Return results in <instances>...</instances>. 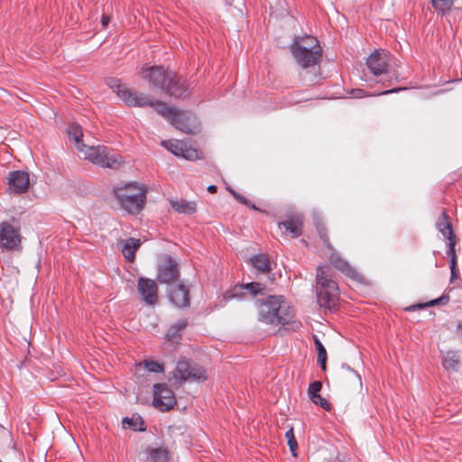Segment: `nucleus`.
Here are the masks:
<instances>
[{"instance_id": "obj_1", "label": "nucleus", "mask_w": 462, "mask_h": 462, "mask_svg": "<svg viewBox=\"0 0 462 462\" xmlns=\"http://www.w3.org/2000/svg\"><path fill=\"white\" fill-rule=\"evenodd\" d=\"M258 319L268 325L285 326L292 324L297 328L300 324L293 321L294 310L287 300L282 295H270L255 300Z\"/></svg>"}, {"instance_id": "obj_2", "label": "nucleus", "mask_w": 462, "mask_h": 462, "mask_svg": "<svg viewBox=\"0 0 462 462\" xmlns=\"http://www.w3.org/2000/svg\"><path fill=\"white\" fill-rule=\"evenodd\" d=\"M142 75L151 86L162 89L165 93L178 98L188 96L189 87L185 80H180L176 74L162 66H152L142 70Z\"/></svg>"}, {"instance_id": "obj_3", "label": "nucleus", "mask_w": 462, "mask_h": 462, "mask_svg": "<svg viewBox=\"0 0 462 462\" xmlns=\"http://www.w3.org/2000/svg\"><path fill=\"white\" fill-rule=\"evenodd\" d=\"M108 87L129 106H152L162 116L171 119L177 108L168 106L165 103L152 100L147 95L133 91L120 83L117 79H108Z\"/></svg>"}, {"instance_id": "obj_4", "label": "nucleus", "mask_w": 462, "mask_h": 462, "mask_svg": "<svg viewBox=\"0 0 462 462\" xmlns=\"http://www.w3.org/2000/svg\"><path fill=\"white\" fill-rule=\"evenodd\" d=\"M147 189L135 182L114 188V194L120 206L129 214H138L146 201Z\"/></svg>"}, {"instance_id": "obj_5", "label": "nucleus", "mask_w": 462, "mask_h": 462, "mask_svg": "<svg viewBox=\"0 0 462 462\" xmlns=\"http://www.w3.org/2000/svg\"><path fill=\"white\" fill-rule=\"evenodd\" d=\"M291 51L297 63L302 68L315 65L322 53L318 40L310 35L295 41Z\"/></svg>"}, {"instance_id": "obj_6", "label": "nucleus", "mask_w": 462, "mask_h": 462, "mask_svg": "<svg viewBox=\"0 0 462 462\" xmlns=\"http://www.w3.org/2000/svg\"><path fill=\"white\" fill-rule=\"evenodd\" d=\"M78 149L86 160L103 168L117 170L125 162L120 154L109 152L108 149L104 145L88 146L80 144L78 146Z\"/></svg>"}, {"instance_id": "obj_7", "label": "nucleus", "mask_w": 462, "mask_h": 462, "mask_svg": "<svg viewBox=\"0 0 462 462\" xmlns=\"http://www.w3.org/2000/svg\"><path fill=\"white\" fill-rule=\"evenodd\" d=\"M317 299L321 307L331 309L336 306L338 287L335 281L328 277L324 267L317 268Z\"/></svg>"}, {"instance_id": "obj_8", "label": "nucleus", "mask_w": 462, "mask_h": 462, "mask_svg": "<svg viewBox=\"0 0 462 462\" xmlns=\"http://www.w3.org/2000/svg\"><path fill=\"white\" fill-rule=\"evenodd\" d=\"M172 376L180 384L186 381L204 382L207 380L206 370L199 365H191L187 360H180L177 363Z\"/></svg>"}, {"instance_id": "obj_9", "label": "nucleus", "mask_w": 462, "mask_h": 462, "mask_svg": "<svg viewBox=\"0 0 462 462\" xmlns=\"http://www.w3.org/2000/svg\"><path fill=\"white\" fill-rule=\"evenodd\" d=\"M22 237L18 227L8 222L0 223V246L8 251H20Z\"/></svg>"}, {"instance_id": "obj_10", "label": "nucleus", "mask_w": 462, "mask_h": 462, "mask_svg": "<svg viewBox=\"0 0 462 462\" xmlns=\"http://www.w3.org/2000/svg\"><path fill=\"white\" fill-rule=\"evenodd\" d=\"M153 406L162 411H170L176 404L175 395L165 383L153 385Z\"/></svg>"}, {"instance_id": "obj_11", "label": "nucleus", "mask_w": 462, "mask_h": 462, "mask_svg": "<svg viewBox=\"0 0 462 462\" xmlns=\"http://www.w3.org/2000/svg\"><path fill=\"white\" fill-rule=\"evenodd\" d=\"M179 276L180 273L176 261L171 256L164 257L158 267V281L161 283L172 285L173 282L179 280Z\"/></svg>"}, {"instance_id": "obj_12", "label": "nucleus", "mask_w": 462, "mask_h": 462, "mask_svg": "<svg viewBox=\"0 0 462 462\" xmlns=\"http://www.w3.org/2000/svg\"><path fill=\"white\" fill-rule=\"evenodd\" d=\"M169 121L175 128L183 133L193 134L199 131L196 119L189 112L176 109Z\"/></svg>"}, {"instance_id": "obj_13", "label": "nucleus", "mask_w": 462, "mask_h": 462, "mask_svg": "<svg viewBox=\"0 0 462 462\" xmlns=\"http://www.w3.org/2000/svg\"><path fill=\"white\" fill-rule=\"evenodd\" d=\"M162 145L176 156L182 157L189 161H195L199 158V152L184 141L170 140L162 141Z\"/></svg>"}, {"instance_id": "obj_14", "label": "nucleus", "mask_w": 462, "mask_h": 462, "mask_svg": "<svg viewBox=\"0 0 462 462\" xmlns=\"http://www.w3.org/2000/svg\"><path fill=\"white\" fill-rule=\"evenodd\" d=\"M320 237L322 238L324 244L327 245L329 251V255L325 256L328 258L330 263L346 275L351 278H355L357 275V273L349 265L346 260L341 258L340 255L332 250L330 245L328 244L327 236L320 233Z\"/></svg>"}, {"instance_id": "obj_15", "label": "nucleus", "mask_w": 462, "mask_h": 462, "mask_svg": "<svg viewBox=\"0 0 462 462\" xmlns=\"http://www.w3.org/2000/svg\"><path fill=\"white\" fill-rule=\"evenodd\" d=\"M138 291L146 304L154 305L157 302L158 286L155 281L148 278H139Z\"/></svg>"}, {"instance_id": "obj_16", "label": "nucleus", "mask_w": 462, "mask_h": 462, "mask_svg": "<svg viewBox=\"0 0 462 462\" xmlns=\"http://www.w3.org/2000/svg\"><path fill=\"white\" fill-rule=\"evenodd\" d=\"M9 189L14 194H23L27 191L30 184L29 174L23 171H14L8 176Z\"/></svg>"}, {"instance_id": "obj_17", "label": "nucleus", "mask_w": 462, "mask_h": 462, "mask_svg": "<svg viewBox=\"0 0 462 462\" xmlns=\"http://www.w3.org/2000/svg\"><path fill=\"white\" fill-rule=\"evenodd\" d=\"M389 59L385 52L374 51L366 60V66L374 76H380L387 72Z\"/></svg>"}, {"instance_id": "obj_18", "label": "nucleus", "mask_w": 462, "mask_h": 462, "mask_svg": "<svg viewBox=\"0 0 462 462\" xmlns=\"http://www.w3.org/2000/svg\"><path fill=\"white\" fill-rule=\"evenodd\" d=\"M168 296L172 304L178 308L188 307L189 305V290L183 283L171 286L168 291Z\"/></svg>"}, {"instance_id": "obj_19", "label": "nucleus", "mask_w": 462, "mask_h": 462, "mask_svg": "<svg viewBox=\"0 0 462 462\" xmlns=\"http://www.w3.org/2000/svg\"><path fill=\"white\" fill-rule=\"evenodd\" d=\"M250 263L257 271V273L262 274H266L273 269V261L271 260L270 256L265 254H258L252 256Z\"/></svg>"}, {"instance_id": "obj_20", "label": "nucleus", "mask_w": 462, "mask_h": 462, "mask_svg": "<svg viewBox=\"0 0 462 462\" xmlns=\"http://www.w3.org/2000/svg\"><path fill=\"white\" fill-rule=\"evenodd\" d=\"M279 227H284L286 232L291 233L292 237H298L302 233V220L300 216H291L287 220L279 223Z\"/></svg>"}, {"instance_id": "obj_21", "label": "nucleus", "mask_w": 462, "mask_h": 462, "mask_svg": "<svg viewBox=\"0 0 462 462\" xmlns=\"http://www.w3.org/2000/svg\"><path fill=\"white\" fill-rule=\"evenodd\" d=\"M436 227L447 239L456 237L453 232L452 224L446 211H443L438 218Z\"/></svg>"}, {"instance_id": "obj_22", "label": "nucleus", "mask_w": 462, "mask_h": 462, "mask_svg": "<svg viewBox=\"0 0 462 462\" xmlns=\"http://www.w3.org/2000/svg\"><path fill=\"white\" fill-rule=\"evenodd\" d=\"M146 453L150 462H169V451L164 448L148 447Z\"/></svg>"}, {"instance_id": "obj_23", "label": "nucleus", "mask_w": 462, "mask_h": 462, "mask_svg": "<svg viewBox=\"0 0 462 462\" xmlns=\"http://www.w3.org/2000/svg\"><path fill=\"white\" fill-rule=\"evenodd\" d=\"M139 246V239L129 238L123 242L121 251L125 259H127L129 262H133L134 259L135 251Z\"/></svg>"}, {"instance_id": "obj_24", "label": "nucleus", "mask_w": 462, "mask_h": 462, "mask_svg": "<svg viewBox=\"0 0 462 462\" xmlns=\"http://www.w3.org/2000/svg\"><path fill=\"white\" fill-rule=\"evenodd\" d=\"M171 208L178 213L192 214L196 211V203L187 200H171Z\"/></svg>"}, {"instance_id": "obj_25", "label": "nucleus", "mask_w": 462, "mask_h": 462, "mask_svg": "<svg viewBox=\"0 0 462 462\" xmlns=\"http://www.w3.org/2000/svg\"><path fill=\"white\" fill-rule=\"evenodd\" d=\"M460 356L457 351L449 350L443 356L442 363L446 369L457 370Z\"/></svg>"}, {"instance_id": "obj_26", "label": "nucleus", "mask_w": 462, "mask_h": 462, "mask_svg": "<svg viewBox=\"0 0 462 462\" xmlns=\"http://www.w3.org/2000/svg\"><path fill=\"white\" fill-rule=\"evenodd\" d=\"M67 133L69 137L72 139L78 144V146L82 144L81 141L83 137V133L79 125L75 123L69 125L67 129Z\"/></svg>"}, {"instance_id": "obj_27", "label": "nucleus", "mask_w": 462, "mask_h": 462, "mask_svg": "<svg viewBox=\"0 0 462 462\" xmlns=\"http://www.w3.org/2000/svg\"><path fill=\"white\" fill-rule=\"evenodd\" d=\"M314 344L318 352V363L320 365L322 370H326V361H327V351L319 340V338L314 336Z\"/></svg>"}, {"instance_id": "obj_28", "label": "nucleus", "mask_w": 462, "mask_h": 462, "mask_svg": "<svg viewBox=\"0 0 462 462\" xmlns=\"http://www.w3.org/2000/svg\"><path fill=\"white\" fill-rule=\"evenodd\" d=\"M455 1L456 0H431L435 10L441 14L448 13Z\"/></svg>"}, {"instance_id": "obj_29", "label": "nucleus", "mask_w": 462, "mask_h": 462, "mask_svg": "<svg viewBox=\"0 0 462 462\" xmlns=\"http://www.w3.org/2000/svg\"><path fill=\"white\" fill-rule=\"evenodd\" d=\"M187 324L188 322L186 319H180L176 321L169 328L167 332V337L171 339L176 337L179 335V333L186 328Z\"/></svg>"}, {"instance_id": "obj_30", "label": "nucleus", "mask_w": 462, "mask_h": 462, "mask_svg": "<svg viewBox=\"0 0 462 462\" xmlns=\"http://www.w3.org/2000/svg\"><path fill=\"white\" fill-rule=\"evenodd\" d=\"M344 372H346L349 376L350 380H352L353 382H356V383H361V376L360 374L356 372L355 370H353L348 365L346 364H342L341 365V374L342 376H344Z\"/></svg>"}, {"instance_id": "obj_31", "label": "nucleus", "mask_w": 462, "mask_h": 462, "mask_svg": "<svg viewBox=\"0 0 462 462\" xmlns=\"http://www.w3.org/2000/svg\"><path fill=\"white\" fill-rule=\"evenodd\" d=\"M285 438L288 440V445L290 447V450H291L292 456L296 457V455H297L296 449L298 448V444H297L296 439L294 437L293 428H291L290 430H288L286 431Z\"/></svg>"}, {"instance_id": "obj_32", "label": "nucleus", "mask_w": 462, "mask_h": 462, "mask_svg": "<svg viewBox=\"0 0 462 462\" xmlns=\"http://www.w3.org/2000/svg\"><path fill=\"white\" fill-rule=\"evenodd\" d=\"M245 291H249L252 295L262 293L265 286L260 282H253L243 284Z\"/></svg>"}, {"instance_id": "obj_33", "label": "nucleus", "mask_w": 462, "mask_h": 462, "mask_svg": "<svg viewBox=\"0 0 462 462\" xmlns=\"http://www.w3.org/2000/svg\"><path fill=\"white\" fill-rule=\"evenodd\" d=\"M244 290V285H236L231 291H227L225 294V298L226 300H231L234 298L243 299L245 294V292L243 291Z\"/></svg>"}, {"instance_id": "obj_34", "label": "nucleus", "mask_w": 462, "mask_h": 462, "mask_svg": "<svg viewBox=\"0 0 462 462\" xmlns=\"http://www.w3.org/2000/svg\"><path fill=\"white\" fill-rule=\"evenodd\" d=\"M144 367L152 373H162L163 372V366L160 363L154 360H146L143 363Z\"/></svg>"}, {"instance_id": "obj_35", "label": "nucleus", "mask_w": 462, "mask_h": 462, "mask_svg": "<svg viewBox=\"0 0 462 462\" xmlns=\"http://www.w3.org/2000/svg\"><path fill=\"white\" fill-rule=\"evenodd\" d=\"M321 388L322 384L319 381H315L311 383L308 390L310 399L313 398V396L319 395Z\"/></svg>"}, {"instance_id": "obj_36", "label": "nucleus", "mask_w": 462, "mask_h": 462, "mask_svg": "<svg viewBox=\"0 0 462 462\" xmlns=\"http://www.w3.org/2000/svg\"><path fill=\"white\" fill-rule=\"evenodd\" d=\"M316 405H319L320 406L321 408H323L324 410L326 411H329L330 410V404L328 403V402L323 398L320 394L319 395H316V396H313V398L310 399Z\"/></svg>"}, {"instance_id": "obj_37", "label": "nucleus", "mask_w": 462, "mask_h": 462, "mask_svg": "<svg viewBox=\"0 0 462 462\" xmlns=\"http://www.w3.org/2000/svg\"><path fill=\"white\" fill-rule=\"evenodd\" d=\"M139 420H140V419H139V418H137V419H135V420H134V418H128V417H126V418H125V419L123 420V425H124V427L132 428V429H134V430H143L144 429H143V428H142V427L137 428V422H138Z\"/></svg>"}, {"instance_id": "obj_38", "label": "nucleus", "mask_w": 462, "mask_h": 462, "mask_svg": "<svg viewBox=\"0 0 462 462\" xmlns=\"http://www.w3.org/2000/svg\"><path fill=\"white\" fill-rule=\"evenodd\" d=\"M448 250H447V255L449 258H452V256L456 255L455 246H456V237H450L448 239Z\"/></svg>"}, {"instance_id": "obj_39", "label": "nucleus", "mask_w": 462, "mask_h": 462, "mask_svg": "<svg viewBox=\"0 0 462 462\" xmlns=\"http://www.w3.org/2000/svg\"><path fill=\"white\" fill-rule=\"evenodd\" d=\"M449 298L446 295H442L441 297L433 300L428 303L429 306H436L439 304H446L448 301Z\"/></svg>"}, {"instance_id": "obj_40", "label": "nucleus", "mask_w": 462, "mask_h": 462, "mask_svg": "<svg viewBox=\"0 0 462 462\" xmlns=\"http://www.w3.org/2000/svg\"><path fill=\"white\" fill-rule=\"evenodd\" d=\"M404 89H405L404 88H395L393 89L383 91V92L379 93L378 95H388L391 93H397V92L404 90Z\"/></svg>"}, {"instance_id": "obj_41", "label": "nucleus", "mask_w": 462, "mask_h": 462, "mask_svg": "<svg viewBox=\"0 0 462 462\" xmlns=\"http://www.w3.org/2000/svg\"><path fill=\"white\" fill-rule=\"evenodd\" d=\"M236 199H237L242 204L249 206L248 199L246 198H245L243 195L239 194V193L236 194Z\"/></svg>"}, {"instance_id": "obj_42", "label": "nucleus", "mask_w": 462, "mask_h": 462, "mask_svg": "<svg viewBox=\"0 0 462 462\" xmlns=\"http://www.w3.org/2000/svg\"><path fill=\"white\" fill-rule=\"evenodd\" d=\"M353 95H354V97H356V98L362 97H364V90L360 89V88L355 89V90H353Z\"/></svg>"}, {"instance_id": "obj_43", "label": "nucleus", "mask_w": 462, "mask_h": 462, "mask_svg": "<svg viewBox=\"0 0 462 462\" xmlns=\"http://www.w3.org/2000/svg\"><path fill=\"white\" fill-rule=\"evenodd\" d=\"M110 18L108 15L104 14L101 19L102 26L105 28L109 23Z\"/></svg>"}, {"instance_id": "obj_44", "label": "nucleus", "mask_w": 462, "mask_h": 462, "mask_svg": "<svg viewBox=\"0 0 462 462\" xmlns=\"http://www.w3.org/2000/svg\"><path fill=\"white\" fill-rule=\"evenodd\" d=\"M457 268V256H452L450 258V270H455Z\"/></svg>"}, {"instance_id": "obj_45", "label": "nucleus", "mask_w": 462, "mask_h": 462, "mask_svg": "<svg viewBox=\"0 0 462 462\" xmlns=\"http://www.w3.org/2000/svg\"><path fill=\"white\" fill-rule=\"evenodd\" d=\"M457 334L462 340V320L457 324Z\"/></svg>"}, {"instance_id": "obj_46", "label": "nucleus", "mask_w": 462, "mask_h": 462, "mask_svg": "<svg viewBox=\"0 0 462 462\" xmlns=\"http://www.w3.org/2000/svg\"><path fill=\"white\" fill-rule=\"evenodd\" d=\"M450 271H451V279H450V281L452 282L453 280L457 278L458 271H457V268H455V270H450Z\"/></svg>"}, {"instance_id": "obj_47", "label": "nucleus", "mask_w": 462, "mask_h": 462, "mask_svg": "<svg viewBox=\"0 0 462 462\" xmlns=\"http://www.w3.org/2000/svg\"><path fill=\"white\" fill-rule=\"evenodd\" d=\"M217 186H215V185H209V186L208 187V191L209 193H216V192H217Z\"/></svg>"}, {"instance_id": "obj_48", "label": "nucleus", "mask_w": 462, "mask_h": 462, "mask_svg": "<svg viewBox=\"0 0 462 462\" xmlns=\"http://www.w3.org/2000/svg\"><path fill=\"white\" fill-rule=\"evenodd\" d=\"M227 190L234 196V198L236 199V194H238L237 192H236L233 189L231 188H227Z\"/></svg>"}]
</instances>
